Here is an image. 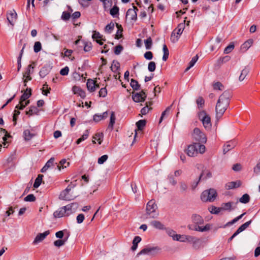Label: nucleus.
Masks as SVG:
<instances>
[{
    "label": "nucleus",
    "instance_id": "obj_1",
    "mask_svg": "<svg viewBox=\"0 0 260 260\" xmlns=\"http://www.w3.org/2000/svg\"><path fill=\"white\" fill-rule=\"evenodd\" d=\"M217 196L216 190L214 188H210L204 190L201 195V199L203 202H212Z\"/></svg>",
    "mask_w": 260,
    "mask_h": 260
},
{
    "label": "nucleus",
    "instance_id": "obj_2",
    "mask_svg": "<svg viewBox=\"0 0 260 260\" xmlns=\"http://www.w3.org/2000/svg\"><path fill=\"white\" fill-rule=\"evenodd\" d=\"M157 209V205L154 200L149 201L146 206V215L147 218H156L158 215V212L156 211Z\"/></svg>",
    "mask_w": 260,
    "mask_h": 260
},
{
    "label": "nucleus",
    "instance_id": "obj_3",
    "mask_svg": "<svg viewBox=\"0 0 260 260\" xmlns=\"http://www.w3.org/2000/svg\"><path fill=\"white\" fill-rule=\"evenodd\" d=\"M229 104L225 101L221 102L219 100L217 101L215 107L216 117L217 119L223 115L229 107Z\"/></svg>",
    "mask_w": 260,
    "mask_h": 260
},
{
    "label": "nucleus",
    "instance_id": "obj_4",
    "mask_svg": "<svg viewBox=\"0 0 260 260\" xmlns=\"http://www.w3.org/2000/svg\"><path fill=\"white\" fill-rule=\"evenodd\" d=\"M76 186V184L73 182H71L67 187L62 190L59 196V199L62 200L70 201L73 199L72 196L70 195L69 192L72 188H74Z\"/></svg>",
    "mask_w": 260,
    "mask_h": 260
},
{
    "label": "nucleus",
    "instance_id": "obj_5",
    "mask_svg": "<svg viewBox=\"0 0 260 260\" xmlns=\"http://www.w3.org/2000/svg\"><path fill=\"white\" fill-rule=\"evenodd\" d=\"M192 135L193 139L195 141L194 143H206L207 142L206 136L198 127H196L193 129V132Z\"/></svg>",
    "mask_w": 260,
    "mask_h": 260
},
{
    "label": "nucleus",
    "instance_id": "obj_6",
    "mask_svg": "<svg viewBox=\"0 0 260 260\" xmlns=\"http://www.w3.org/2000/svg\"><path fill=\"white\" fill-rule=\"evenodd\" d=\"M199 118L206 129H209L211 127L210 117L207 114L205 111L199 113Z\"/></svg>",
    "mask_w": 260,
    "mask_h": 260
},
{
    "label": "nucleus",
    "instance_id": "obj_7",
    "mask_svg": "<svg viewBox=\"0 0 260 260\" xmlns=\"http://www.w3.org/2000/svg\"><path fill=\"white\" fill-rule=\"evenodd\" d=\"M185 28V23H180L177 26V27L176 28L177 29V32L176 35L175 33V30H174L171 35V42L175 43L176 42L178 41L180 36L182 34L184 29Z\"/></svg>",
    "mask_w": 260,
    "mask_h": 260
},
{
    "label": "nucleus",
    "instance_id": "obj_8",
    "mask_svg": "<svg viewBox=\"0 0 260 260\" xmlns=\"http://www.w3.org/2000/svg\"><path fill=\"white\" fill-rule=\"evenodd\" d=\"M147 98L146 92L143 90H141L139 92L135 93L132 96L133 101L136 103H140L145 101Z\"/></svg>",
    "mask_w": 260,
    "mask_h": 260
},
{
    "label": "nucleus",
    "instance_id": "obj_9",
    "mask_svg": "<svg viewBox=\"0 0 260 260\" xmlns=\"http://www.w3.org/2000/svg\"><path fill=\"white\" fill-rule=\"evenodd\" d=\"M211 225L207 223L204 226H201L200 225H188V228L189 230H193L195 231L200 232H205L209 231L211 229Z\"/></svg>",
    "mask_w": 260,
    "mask_h": 260
},
{
    "label": "nucleus",
    "instance_id": "obj_10",
    "mask_svg": "<svg viewBox=\"0 0 260 260\" xmlns=\"http://www.w3.org/2000/svg\"><path fill=\"white\" fill-rule=\"evenodd\" d=\"M52 66L51 63H46L41 69L39 72V75L41 78H43L47 75L51 71Z\"/></svg>",
    "mask_w": 260,
    "mask_h": 260
},
{
    "label": "nucleus",
    "instance_id": "obj_11",
    "mask_svg": "<svg viewBox=\"0 0 260 260\" xmlns=\"http://www.w3.org/2000/svg\"><path fill=\"white\" fill-rule=\"evenodd\" d=\"M187 154L190 157H193L198 153V149H197L196 143H193L192 144L189 145L186 149Z\"/></svg>",
    "mask_w": 260,
    "mask_h": 260
},
{
    "label": "nucleus",
    "instance_id": "obj_12",
    "mask_svg": "<svg viewBox=\"0 0 260 260\" xmlns=\"http://www.w3.org/2000/svg\"><path fill=\"white\" fill-rule=\"evenodd\" d=\"M159 250V248L157 246H156V247L147 246L146 247L142 249L139 252H138L137 254V256L139 257L140 255H143V254H149L152 251H154L155 250Z\"/></svg>",
    "mask_w": 260,
    "mask_h": 260
},
{
    "label": "nucleus",
    "instance_id": "obj_13",
    "mask_svg": "<svg viewBox=\"0 0 260 260\" xmlns=\"http://www.w3.org/2000/svg\"><path fill=\"white\" fill-rule=\"evenodd\" d=\"M232 91L230 90L224 91L221 95H220L218 100L221 101V102H226L230 104V99L232 98Z\"/></svg>",
    "mask_w": 260,
    "mask_h": 260
},
{
    "label": "nucleus",
    "instance_id": "obj_14",
    "mask_svg": "<svg viewBox=\"0 0 260 260\" xmlns=\"http://www.w3.org/2000/svg\"><path fill=\"white\" fill-rule=\"evenodd\" d=\"M182 238H185L186 241L192 243L193 246L194 247H196L197 245L200 242V239L194 236L189 235H182Z\"/></svg>",
    "mask_w": 260,
    "mask_h": 260
},
{
    "label": "nucleus",
    "instance_id": "obj_15",
    "mask_svg": "<svg viewBox=\"0 0 260 260\" xmlns=\"http://www.w3.org/2000/svg\"><path fill=\"white\" fill-rule=\"evenodd\" d=\"M191 221L194 225H201L204 223L203 217L199 214H193L191 217Z\"/></svg>",
    "mask_w": 260,
    "mask_h": 260
},
{
    "label": "nucleus",
    "instance_id": "obj_16",
    "mask_svg": "<svg viewBox=\"0 0 260 260\" xmlns=\"http://www.w3.org/2000/svg\"><path fill=\"white\" fill-rule=\"evenodd\" d=\"M49 231H46L43 233L38 234L35 238V240L33 241V244H36L41 242L49 234Z\"/></svg>",
    "mask_w": 260,
    "mask_h": 260
},
{
    "label": "nucleus",
    "instance_id": "obj_17",
    "mask_svg": "<svg viewBox=\"0 0 260 260\" xmlns=\"http://www.w3.org/2000/svg\"><path fill=\"white\" fill-rule=\"evenodd\" d=\"M17 18V13L15 11V10L11 11L9 13L7 14V19L9 22V23L12 25H14V23L15 22Z\"/></svg>",
    "mask_w": 260,
    "mask_h": 260
},
{
    "label": "nucleus",
    "instance_id": "obj_18",
    "mask_svg": "<svg viewBox=\"0 0 260 260\" xmlns=\"http://www.w3.org/2000/svg\"><path fill=\"white\" fill-rule=\"evenodd\" d=\"M168 235L172 237L174 240H180V238H182V235L176 234L175 231L170 228H165V229Z\"/></svg>",
    "mask_w": 260,
    "mask_h": 260
},
{
    "label": "nucleus",
    "instance_id": "obj_19",
    "mask_svg": "<svg viewBox=\"0 0 260 260\" xmlns=\"http://www.w3.org/2000/svg\"><path fill=\"white\" fill-rule=\"evenodd\" d=\"M34 67L32 64H29L23 73V78H26L28 80H31V77L30 75L33 72Z\"/></svg>",
    "mask_w": 260,
    "mask_h": 260
},
{
    "label": "nucleus",
    "instance_id": "obj_20",
    "mask_svg": "<svg viewBox=\"0 0 260 260\" xmlns=\"http://www.w3.org/2000/svg\"><path fill=\"white\" fill-rule=\"evenodd\" d=\"M236 145V142L235 141H229L223 146V152L224 154L226 153L230 150L234 148Z\"/></svg>",
    "mask_w": 260,
    "mask_h": 260
},
{
    "label": "nucleus",
    "instance_id": "obj_21",
    "mask_svg": "<svg viewBox=\"0 0 260 260\" xmlns=\"http://www.w3.org/2000/svg\"><path fill=\"white\" fill-rule=\"evenodd\" d=\"M54 158H50L45 164L44 166L41 169V172L42 173L45 172L49 168L52 167L54 166Z\"/></svg>",
    "mask_w": 260,
    "mask_h": 260
},
{
    "label": "nucleus",
    "instance_id": "obj_22",
    "mask_svg": "<svg viewBox=\"0 0 260 260\" xmlns=\"http://www.w3.org/2000/svg\"><path fill=\"white\" fill-rule=\"evenodd\" d=\"M86 86L88 90L91 92H94L96 89L95 82L91 79L87 80Z\"/></svg>",
    "mask_w": 260,
    "mask_h": 260
},
{
    "label": "nucleus",
    "instance_id": "obj_23",
    "mask_svg": "<svg viewBox=\"0 0 260 260\" xmlns=\"http://www.w3.org/2000/svg\"><path fill=\"white\" fill-rule=\"evenodd\" d=\"M241 185V183L240 181H232L226 183L225 185V188L227 189H231L233 188H238L240 187Z\"/></svg>",
    "mask_w": 260,
    "mask_h": 260
},
{
    "label": "nucleus",
    "instance_id": "obj_24",
    "mask_svg": "<svg viewBox=\"0 0 260 260\" xmlns=\"http://www.w3.org/2000/svg\"><path fill=\"white\" fill-rule=\"evenodd\" d=\"M31 95V89L30 88H27L24 91V93L21 96L20 99L21 102H24L28 99Z\"/></svg>",
    "mask_w": 260,
    "mask_h": 260
},
{
    "label": "nucleus",
    "instance_id": "obj_25",
    "mask_svg": "<svg viewBox=\"0 0 260 260\" xmlns=\"http://www.w3.org/2000/svg\"><path fill=\"white\" fill-rule=\"evenodd\" d=\"M234 204V203L231 202L222 203L220 208H221V210L231 211L232 210H234L236 207V206L232 207V205Z\"/></svg>",
    "mask_w": 260,
    "mask_h": 260
},
{
    "label": "nucleus",
    "instance_id": "obj_26",
    "mask_svg": "<svg viewBox=\"0 0 260 260\" xmlns=\"http://www.w3.org/2000/svg\"><path fill=\"white\" fill-rule=\"evenodd\" d=\"M253 40L252 39H248L245 41L241 46V49L243 51H246L252 45Z\"/></svg>",
    "mask_w": 260,
    "mask_h": 260
},
{
    "label": "nucleus",
    "instance_id": "obj_27",
    "mask_svg": "<svg viewBox=\"0 0 260 260\" xmlns=\"http://www.w3.org/2000/svg\"><path fill=\"white\" fill-rule=\"evenodd\" d=\"M141 238L139 236H136L134 237L133 240V246L131 247V250L135 251L138 248V244L141 241Z\"/></svg>",
    "mask_w": 260,
    "mask_h": 260
},
{
    "label": "nucleus",
    "instance_id": "obj_28",
    "mask_svg": "<svg viewBox=\"0 0 260 260\" xmlns=\"http://www.w3.org/2000/svg\"><path fill=\"white\" fill-rule=\"evenodd\" d=\"M115 120L116 116L115 112L114 111H112L110 115V122L108 126V128L110 129L111 131H112L113 129L114 125L115 123Z\"/></svg>",
    "mask_w": 260,
    "mask_h": 260
},
{
    "label": "nucleus",
    "instance_id": "obj_29",
    "mask_svg": "<svg viewBox=\"0 0 260 260\" xmlns=\"http://www.w3.org/2000/svg\"><path fill=\"white\" fill-rule=\"evenodd\" d=\"M70 234H68V236L63 239H59L54 242V245L57 247H60L63 246L65 243L67 241Z\"/></svg>",
    "mask_w": 260,
    "mask_h": 260
},
{
    "label": "nucleus",
    "instance_id": "obj_30",
    "mask_svg": "<svg viewBox=\"0 0 260 260\" xmlns=\"http://www.w3.org/2000/svg\"><path fill=\"white\" fill-rule=\"evenodd\" d=\"M150 224L154 228L158 230H165L166 228L164 225L158 220L152 221L150 222Z\"/></svg>",
    "mask_w": 260,
    "mask_h": 260
},
{
    "label": "nucleus",
    "instance_id": "obj_31",
    "mask_svg": "<svg viewBox=\"0 0 260 260\" xmlns=\"http://www.w3.org/2000/svg\"><path fill=\"white\" fill-rule=\"evenodd\" d=\"M250 68L248 66L245 67L241 71V74L239 76V80L240 81H242L246 77L247 75L249 73Z\"/></svg>",
    "mask_w": 260,
    "mask_h": 260
},
{
    "label": "nucleus",
    "instance_id": "obj_32",
    "mask_svg": "<svg viewBox=\"0 0 260 260\" xmlns=\"http://www.w3.org/2000/svg\"><path fill=\"white\" fill-rule=\"evenodd\" d=\"M119 8L116 5H114L110 9V14L113 17L116 18L119 15Z\"/></svg>",
    "mask_w": 260,
    "mask_h": 260
},
{
    "label": "nucleus",
    "instance_id": "obj_33",
    "mask_svg": "<svg viewBox=\"0 0 260 260\" xmlns=\"http://www.w3.org/2000/svg\"><path fill=\"white\" fill-rule=\"evenodd\" d=\"M129 16L130 19L132 20L136 21L137 19V14L136 11L132 9H128L126 12V16Z\"/></svg>",
    "mask_w": 260,
    "mask_h": 260
},
{
    "label": "nucleus",
    "instance_id": "obj_34",
    "mask_svg": "<svg viewBox=\"0 0 260 260\" xmlns=\"http://www.w3.org/2000/svg\"><path fill=\"white\" fill-rule=\"evenodd\" d=\"M116 26L118 28V30H117L116 34L115 35V39L118 40L123 37V28L121 25H119L118 23L116 24Z\"/></svg>",
    "mask_w": 260,
    "mask_h": 260
},
{
    "label": "nucleus",
    "instance_id": "obj_35",
    "mask_svg": "<svg viewBox=\"0 0 260 260\" xmlns=\"http://www.w3.org/2000/svg\"><path fill=\"white\" fill-rule=\"evenodd\" d=\"M130 85L134 90H139L140 89V84L134 79H131Z\"/></svg>",
    "mask_w": 260,
    "mask_h": 260
},
{
    "label": "nucleus",
    "instance_id": "obj_36",
    "mask_svg": "<svg viewBox=\"0 0 260 260\" xmlns=\"http://www.w3.org/2000/svg\"><path fill=\"white\" fill-rule=\"evenodd\" d=\"M43 178V175L41 174H39L35 180V182L34 183V187L35 188H38L41 185L42 180Z\"/></svg>",
    "mask_w": 260,
    "mask_h": 260
},
{
    "label": "nucleus",
    "instance_id": "obj_37",
    "mask_svg": "<svg viewBox=\"0 0 260 260\" xmlns=\"http://www.w3.org/2000/svg\"><path fill=\"white\" fill-rule=\"evenodd\" d=\"M35 135L31 133L29 129H25L23 132V136L25 140L29 141Z\"/></svg>",
    "mask_w": 260,
    "mask_h": 260
},
{
    "label": "nucleus",
    "instance_id": "obj_38",
    "mask_svg": "<svg viewBox=\"0 0 260 260\" xmlns=\"http://www.w3.org/2000/svg\"><path fill=\"white\" fill-rule=\"evenodd\" d=\"M250 196L247 193L244 194L239 200V202L242 204H247L250 201Z\"/></svg>",
    "mask_w": 260,
    "mask_h": 260
},
{
    "label": "nucleus",
    "instance_id": "obj_39",
    "mask_svg": "<svg viewBox=\"0 0 260 260\" xmlns=\"http://www.w3.org/2000/svg\"><path fill=\"white\" fill-rule=\"evenodd\" d=\"M63 211H64V210L62 207L61 208H60L59 210H56L53 213L54 217L55 218H60V217H62L63 216H64L65 215H66V213L64 212Z\"/></svg>",
    "mask_w": 260,
    "mask_h": 260
},
{
    "label": "nucleus",
    "instance_id": "obj_40",
    "mask_svg": "<svg viewBox=\"0 0 260 260\" xmlns=\"http://www.w3.org/2000/svg\"><path fill=\"white\" fill-rule=\"evenodd\" d=\"M162 50H163V52H164L162 60L164 61H166L169 57V49L166 44H164L163 45Z\"/></svg>",
    "mask_w": 260,
    "mask_h": 260
},
{
    "label": "nucleus",
    "instance_id": "obj_41",
    "mask_svg": "<svg viewBox=\"0 0 260 260\" xmlns=\"http://www.w3.org/2000/svg\"><path fill=\"white\" fill-rule=\"evenodd\" d=\"M146 121L144 119H142L139 120L138 122H136V125L137 126V128L138 130L142 131L144 126L146 125Z\"/></svg>",
    "mask_w": 260,
    "mask_h": 260
},
{
    "label": "nucleus",
    "instance_id": "obj_42",
    "mask_svg": "<svg viewBox=\"0 0 260 260\" xmlns=\"http://www.w3.org/2000/svg\"><path fill=\"white\" fill-rule=\"evenodd\" d=\"M70 165V162H67L66 159H61L59 162V165H57V168L59 170H61V168L62 169L66 168L67 166H69Z\"/></svg>",
    "mask_w": 260,
    "mask_h": 260
},
{
    "label": "nucleus",
    "instance_id": "obj_43",
    "mask_svg": "<svg viewBox=\"0 0 260 260\" xmlns=\"http://www.w3.org/2000/svg\"><path fill=\"white\" fill-rule=\"evenodd\" d=\"M114 23L112 22H111L110 23L108 24L105 28V31L107 34H111L114 28Z\"/></svg>",
    "mask_w": 260,
    "mask_h": 260
},
{
    "label": "nucleus",
    "instance_id": "obj_44",
    "mask_svg": "<svg viewBox=\"0 0 260 260\" xmlns=\"http://www.w3.org/2000/svg\"><path fill=\"white\" fill-rule=\"evenodd\" d=\"M208 210L211 213L217 214L221 211V208L212 206L208 208Z\"/></svg>",
    "mask_w": 260,
    "mask_h": 260
},
{
    "label": "nucleus",
    "instance_id": "obj_45",
    "mask_svg": "<svg viewBox=\"0 0 260 260\" xmlns=\"http://www.w3.org/2000/svg\"><path fill=\"white\" fill-rule=\"evenodd\" d=\"M196 143V147L197 149H198V152H200V153L202 154L205 152V146H204V143Z\"/></svg>",
    "mask_w": 260,
    "mask_h": 260
},
{
    "label": "nucleus",
    "instance_id": "obj_46",
    "mask_svg": "<svg viewBox=\"0 0 260 260\" xmlns=\"http://www.w3.org/2000/svg\"><path fill=\"white\" fill-rule=\"evenodd\" d=\"M171 106H168L166 109V110L162 112L161 117L160 118L159 121V123L161 122V121H162L163 118L165 117V116L166 115L169 114V113H170V111L171 110Z\"/></svg>",
    "mask_w": 260,
    "mask_h": 260
},
{
    "label": "nucleus",
    "instance_id": "obj_47",
    "mask_svg": "<svg viewBox=\"0 0 260 260\" xmlns=\"http://www.w3.org/2000/svg\"><path fill=\"white\" fill-rule=\"evenodd\" d=\"M145 47L147 49H150L152 47V40L150 37L144 40Z\"/></svg>",
    "mask_w": 260,
    "mask_h": 260
},
{
    "label": "nucleus",
    "instance_id": "obj_48",
    "mask_svg": "<svg viewBox=\"0 0 260 260\" xmlns=\"http://www.w3.org/2000/svg\"><path fill=\"white\" fill-rule=\"evenodd\" d=\"M72 205L70 204L62 207L64 210L63 211L66 213V215H69L72 213Z\"/></svg>",
    "mask_w": 260,
    "mask_h": 260
},
{
    "label": "nucleus",
    "instance_id": "obj_49",
    "mask_svg": "<svg viewBox=\"0 0 260 260\" xmlns=\"http://www.w3.org/2000/svg\"><path fill=\"white\" fill-rule=\"evenodd\" d=\"M119 63L117 61H113L112 66L110 67L111 71L113 72H116L119 68Z\"/></svg>",
    "mask_w": 260,
    "mask_h": 260
},
{
    "label": "nucleus",
    "instance_id": "obj_50",
    "mask_svg": "<svg viewBox=\"0 0 260 260\" xmlns=\"http://www.w3.org/2000/svg\"><path fill=\"white\" fill-rule=\"evenodd\" d=\"M42 45L40 42H36L34 46V50L35 53H38L41 50Z\"/></svg>",
    "mask_w": 260,
    "mask_h": 260
},
{
    "label": "nucleus",
    "instance_id": "obj_51",
    "mask_svg": "<svg viewBox=\"0 0 260 260\" xmlns=\"http://www.w3.org/2000/svg\"><path fill=\"white\" fill-rule=\"evenodd\" d=\"M252 222V220H250L246 222L245 223L242 224L238 229L241 232L244 231L248 227V226L251 224Z\"/></svg>",
    "mask_w": 260,
    "mask_h": 260
},
{
    "label": "nucleus",
    "instance_id": "obj_52",
    "mask_svg": "<svg viewBox=\"0 0 260 260\" xmlns=\"http://www.w3.org/2000/svg\"><path fill=\"white\" fill-rule=\"evenodd\" d=\"M213 86L214 90H222L223 89V85L220 82L214 83Z\"/></svg>",
    "mask_w": 260,
    "mask_h": 260
},
{
    "label": "nucleus",
    "instance_id": "obj_53",
    "mask_svg": "<svg viewBox=\"0 0 260 260\" xmlns=\"http://www.w3.org/2000/svg\"><path fill=\"white\" fill-rule=\"evenodd\" d=\"M156 63L154 61H150L148 63V70L149 72H152L155 70Z\"/></svg>",
    "mask_w": 260,
    "mask_h": 260
},
{
    "label": "nucleus",
    "instance_id": "obj_54",
    "mask_svg": "<svg viewBox=\"0 0 260 260\" xmlns=\"http://www.w3.org/2000/svg\"><path fill=\"white\" fill-rule=\"evenodd\" d=\"M204 172H202V173L200 174L199 179L198 181H194L191 185V188L193 190L198 185V184L201 180H202V178L203 176H204Z\"/></svg>",
    "mask_w": 260,
    "mask_h": 260
},
{
    "label": "nucleus",
    "instance_id": "obj_55",
    "mask_svg": "<svg viewBox=\"0 0 260 260\" xmlns=\"http://www.w3.org/2000/svg\"><path fill=\"white\" fill-rule=\"evenodd\" d=\"M71 17L70 13L64 11L62 13L61 19L64 21H68Z\"/></svg>",
    "mask_w": 260,
    "mask_h": 260
},
{
    "label": "nucleus",
    "instance_id": "obj_56",
    "mask_svg": "<svg viewBox=\"0 0 260 260\" xmlns=\"http://www.w3.org/2000/svg\"><path fill=\"white\" fill-rule=\"evenodd\" d=\"M108 158V155H103L98 158V162L100 165L103 164L107 160Z\"/></svg>",
    "mask_w": 260,
    "mask_h": 260
},
{
    "label": "nucleus",
    "instance_id": "obj_57",
    "mask_svg": "<svg viewBox=\"0 0 260 260\" xmlns=\"http://www.w3.org/2000/svg\"><path fill=\"white\" fill-rule=\"evenodd\" d=\"M36 197L33 194H29L24 198L25 202H34L36 201Z\"/></svg>",
    "mask_w": 260,
    "mask_h": 260
},
{
    "label": "nucleus",
    "instance_id": "obj_58",
    "mask_svg": "<svg viewBox=\"0 0 260 260\" xmlns=\"http://www.w3.org/2000/svg\"><path fill=\"white\" fill-rule=\"evenodd\" d=\"M234 48V45L233 43L229 44L224 50V53L225 54H228L230 53Z\"/></svg>",
    "mask_w": 260,
    "mask_h": 260
},
{
    "label": "nucleus",
    "instance_id": "obj_59",
    "mask_svg": "<svg viewBox=\"0 0 260 260\" xmlns=\"http://www.w3.org/2000/svg\"><path fill=\"white\" fill-rule=\"evenodd\" d=\"M123 46L120 45H118L114 48V52L115 55H119L123 50Z\"/></svg>",
    "mask_w": 260,
    "mask_h": 260
},
{
    "label": "nucleus",
    "instance_id": "obj_60",
    "mask_svg": "<svg viewBox=\"0 0 260 260\" xmlns=\"http://www.w3.org/2000/svg\"><path fill=\"white\" fill-rule=\"evenodd\" d=\"M231 59V57L230 56L226 55L223 57H220L218 60V63H225L229 61Z\"/></svg>",
    "mask_w": 260,
    "mask_h": 260
},
{
    "label": "nucleus",
    "instance_id": "obj_61",
    "mask_svg": "<svg viewBox=\"0 0 260 260\" xmlns=\"http://www.w3.org/2000/svg\"><path fill=\"white\" fill-rule=\"evenodd\" d=\"M84 51L85 52L89 51L92 48V44L90 42H84Z\"/></svg>",
    "mask_w": 260,
    "mask_h": 260
},
{
    "label": "nucleus",
    "instance_id": "obj_62",
    "mask_svg": "<svg viewBox=\"0 0 260 260\" xmlns=\"http://www.w3.org/2000/svg\"><path fill=\"white\" fill-rule=\"evenodd\" d=\"M99 94L100 97L105 98L107 94V90L106 87L101 88L99 92Z\"/></svg>",
    "mask_w": 260,
    "mask_h": 260
},
{
    "label": "nucleus",
    "instance_id": "obj_63",
    "mask_svg": "<svg viewBox=\"0 0 260 260\" xmlns=\"http://www.w3.org/2000/svg\"><path fill=\"white\" fill-rule=\"evenodd\" d=\"M69 72V68L67 66L61 69L60 71V74L62 76H67Z\"/></svg>",
    "mask_w": 260,
    "mask_h": 260
},
{
    "label": "nucleus",
    "instance_id": "obj_64",
    "mask_svg": "<svg viewBox=\"0 0 260 260\" xmlns=\"http://www.w3.org/2000/svg\"><path fill=\"white\" fill-rule=\"evenodd\" d=\"M180 189L181 192H184L187 189V185L186 183L184 182H181L179 183Z\"/></svg>",
    "mask_w": 260,
    "mask_h": 260
}]
</instances>
